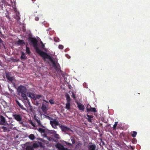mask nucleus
<instances>
[{"label":"nucleus","mask_w":150,"mask_h":150,"mask_svg":"<svg viewBox=\"0 0 150 150\" xmlns=\"http://www.w3.org/2000/svg\"><path fill=\"white\" fill-rule=\"evenodd\" d=\"M117 123H118L117 122H115V124L113 125V130H115L116 129V127L117 125Z\"/></svg>","instance_id":"nucleus-28"},{"label":"nucleus","mask_w":150,"mask_h":150,"mask_svg":"<svg viewBox=\"0 0 150 150\" xmlns=\"http://www.w3.org/2000/svg\"><path fill=\"white\" fill-rule=\"evenodd\" d=\"M86 110L88 112H97L96 109L94 108H92L91 106L89 104L87 105Z\"/></svg>","instance_id":"nucleus-7"},{"label":"nucleus","mask_w":150,"mask_h":150,"mask_svg":"<svg viewBox=\"0 0 150 150\" xmlns=\"http://www.w3.org/2000/svg\"><path fill=\"white\" fill-rule=\"evenodd\" d=\"M19 122V123L20 124H23V122H21V121H20V122Z\"/></svg>","instance_id":"nucleus-48"},{"label":"nucleus","mask_w":150,"mask_h":150,"mask_svg":"<svg viewBox=\"0 0 150 150\" xmlns=\"http://www.w3.org/2000/svg\"><path fill=\"white\" fill-rule=\"evenodd\" d=\"M37 144H35V145L34 146L35 147H36V146H37Z\"/></svg>","instance_id":"nucleus-51"},{"label":"nucleus","mask_w":150,"mask_h":150,"mask_svg":"<svg viewBox=\"0 0 150 150\" xmlns=\"http://www.w3.org/2000/svg\"><path fill=\"white\" fill-rule=\"evenodd\" d=\"M132 143L133 144H136L137 143V140L135 138H133L132 140Z\"/></svg>","instance_id":"nucleus-30"},{"label":"nucleus","mask_w":150,"mask_h":150,"mask_svg":"<svg viewBox=\"0 0 150 150\" xmlns=\"http://www.w3.org/2000/svg\"><path fill=\"white\" fill-rule=\"evenodd\" d=\"M14 8L15 11L16 12V19L18 20H19L20 19V13L18 12H17L16 8Z\"/></svg>","instance_id":"nucleus-16"},{"label":"nucleus","mask_w":150,"mask_h":150,"mask_svg":"<svg viewBox=\"0 0 150 150\" xmlns=\"http://www.w3.org/2000/svg\"><path fill=\"white\" fill-rule=\"evenodd\" d=\"M65 108L68 110H69L70 109V102H67L66 104Z\"/></svg>","instance_id":"nucleus-21"},{"label":"nucleus","mask_w":150,"mask_h":150,"mask_svg":"<svg viewBox=\"0 0 150 150\" xmlns=\"http://www.w3.org/2000/svg\"><path fill=\"white\" fill-rule=\"evenodd\" d=\"M28 137L31 140H33L35 138V137L34 135L33 134H30L29 136Z\"/></svg>","instance_id":"nucleus-22"},{"label":"nucleus","mask_w":150,"mask_h":150,"mask_svg":"<svg viewBox=\"0 0 150 150\" xmlns=\"http://www.w3.org/2000/svg\"><path fill=\"white\" fill-rule=\"evenodd\" d=\"M44 134H43V136H44V137H47V134H45V133H44Z\"/></svg>","instance_id":"nucleus-47"},{"label":"nucleus","mask_w":150,"mask_h":150,"mask_svg":"<svg viewBox=\"0 0 150 150\" xmlns=\"http://www.w3.org/2000/svg\"><path fill=\"white\" fill-rule=\"evenodd\" d=\"M59 127L64 132L69 131L71 130V129L70 128L65 125H62L61 124L59 125Z\"/></svg>","instance_id":"nucleus-9"},{"label":"nucleus","mask_w":150,"mask_h":150,"mask_svg":"<svg viewBox=\"0 0 150 150\" xmlns=\"http://www.w3.org/2000/svg\"><path fill=\"white\" fill-rule=\"evenodd\" d=\"M45 47V45L44 44H42V48H44Z\"/></svg>","instance_id":"nucleus-45"},{"label":"nucleus","mask_w":150,"mask_h":150,"mask_svg":"<svg viewBox=\"0 0 150 150\" xmlns=\"http://www.w3.org/2000/svg\"><path fill=\"white\" fill-rule=\"evenodd\" d=\"M54 138L58 139L60 138L59 135L56 133L54 135Z\"/></svg>","instance_id":"nucleus-29"},{"label":"nucleus","mask_w":150,"mask_h":150,"mask_svg":"<svg viewBox=\"0 0 150 150\" xmlns=\"http://www.w3.org/2000/svg\"><path fill=\"white\" fill-rule=\"evenodd\" d=\"M87 117L88 118H93V115H89L88 114H87V115H86Z\"/></svg>","instance_id":"nucleus-36"},{"label":"nucleus","mask_w":150,"mask_h":150,"mask_svg":"<svg viewBox=\"0 0 150 150\" xmlns=\"http://www.w3.org/2000/svg\"><path fill=\"white\" fill-rule=\"evenodd\" d=\"M103 144H104V143L103 142Z\"/></svg>","instance_id":"nucleus-54"},{"label":"nucleus","mask_w":150,"mask_h":150,"mask_svg":"<svg viewBox=\"0 0 150 150\" xmlns=\"http://www.w3.org/2000/svg\"><path fill=\"white\" fill-rule=\"evenodd\" d=\"M40 43L42 45V44H43L42 41H40Z\"/></svg>","instance_id":"nucleus-53"},{"label":"nucleus","mask_w":150,"mask_h":150,"mask_svg":"<svg viewBox=\"0 0 150 150\" xmlns=\"http://www.w3.org/2000/svg\"><path fill=\"white\" fill-rule=\"evenodd\" d=\"M88 147L89 150H96V146L95 144H92L88 145Z\"/></svg>","instance_id":"nucleus-13"},{"label":"nucleus","mask_w":150,"mask_h":150,"mask_svg":"<svg viewBox=\"0 0 150 150\" xmlns=\"http://www.w3.org/2000/svg\"><path fill=\"white\" fill-rule=\"evenodd\" d=\"M42 57L43 58L45 59H48L52 63L53 67L55 69H56L57 68V66L54 62L51 57L47 53L45 52Z\"/></svg>","instance_id":"nucleus-3"},{"label":"nucleus","mask_w":150,"mask_h":150,"mask_svg":"<svg viewBox=\"0 0 150 150\" xmlns=\"http://www.w3.org/2000/svg\"><path fill=\"white\" fill-rule=\"evenodd\" d=\"M88 120V122H92V120L91 119L88 118L87 119Z\"/></svg>","instance_id":"nucleus-42"},{"label":"nucleus","mask_w":150,"mask_h":150,"mask_svg":"<svg viewBox=\"0 0 150 150\" xmlns=\"http://www.w3.org/2000/svg\"><path fill=\"white\" fill-rule=\"evenodd\" d=\"M29 123L34 127H35V124L33 122L32 120H30L29 122Z\"/></svg>","instance_id":"nucleus-31"},{"label":"nucleus","mask_w":150,"mask_h":150,"mask_svg":"<svg viewBox=\"0 0 150 150\" xmlns=\"http://www.w3.org/2000/svg\"><path fill=\"white\" fill-rule=\"evenodd\" d=\"M54 41L56 42H58L59 41V39L57 38H55L54 39Z\"/></svg>","instance_id":"nucleus-32"},{"label":"nucleus","mask_w":150,"mask_h":150,"mask_svg":"<svg viewBox=\"0 0 150 150\" xmlns=\"http://www.w3.org/2000/svg\"><path fill=\"white\" fill-rule=\"evenodd\" d=\"M80 142H79V143H78L77 146H80L81 145V144Z\"/></svg>","instance_id":"nucleus-44"},{"label":"nucleus","mask_w":150,"mask_h":150,"mask_svg":"<svg viewBox=\"0 0 150 150\" xmlns=\"http://www.w3.org/2000/svg\"><path fill=\"white\" fill-rule=\"evenodd\" d=\"M29 41L31 42L36 52L41 56L45 52L40 49L38 47V41L35 38L29 37Z\"/></svg>","instance_id":"nucleus-2"},{"label":"nucleus","mask_w":150,"mask_h":150,"mask_svg":"<svg viewBox=\"0 0 150 150\" xmlns=\"http://www.w3.org/2000/svg\"><path fill=\"white\" fill-rule=\"evenodd\" d=\"M58 47L60 49H63L64 48V46L62 45H59L58 46Z\"/></svg>","instance_id":"nucleus-34"},{"label":"nucleus","mask_w":150,"mask_h":150,"mask_svg":"<svg viewBox=\"0 0 150 150\" xmlns=\"http://www.w3.org/2000/svg\"><path fill=\"white\" fill-rule=\"evenodd\" d=\"M0 125H5L6 124H8L5 117L2 115H1L0 116Z\"/></svg>","instance_id":"nucleus-8"},{"label":"nucleus","mask_w":150,"mask_h":150,"mask_svg":"<svg viewBox=\"0 0 150 150\" xmlns=\"http://www.w3.org/2000/svg\"><path fill=\"white\" fill-rule=\"evenodd\" d=\"M27 95L28 97L32 99H34L35 97V95L33 93L28 92Z\"/></svg>","instance_id":"nucleus-14"},{"label":"nucleus","mask_w":150,"mask_h":150,"mask_svg":"<svg viewBox=\"0 0 150 150\" xmlns=\"http://www.w3.org/2000/svg\"><path fill=\"white\" fill-rule=\"evenodd\" d=\"M35 20L36 21H38L39 20V18L38 17H36L35 18Z\"/></svg>","instance_id":"nucleus-43"},{"label":"nucleus","mask_w":150,"mask_h":150,"mask_svg":"<svg viewBox=\"0 0 150 150\" xmlns=\"http://www.w3.org/2000/svg\"><path fill=\"white\" fill-rule=\"evenodd\" d=\"M66 143L68 145H69V146H72V144H71V143H69V142H66Z\"/></svg>","instance_id":"nucleus-41"},{"label":"nucleus","mask_w":150,"mask_h":150,"mask_svg":"<svg viewBox=\"0 0 150 150\" xmlns=\"http://www.w3.org/2000/svg\"><path fill=\"white\" fill-rule=\"evenodd\" d=\"M49 102L52 104H54V103L53 99H50L49 100Z\"/></svg>","instance_id":"nucleus-33"},{"label":"nucleus","mask_w":150,"mask_h":150,"mask_svg":"<svg viewBox=\"0 0 150 150\" xmlns=\"http://www.w3.org/2000/svg\"><path fill=\"white\" fill-rule=\"evenodd\" d=\"M1 44H2V45H4L3 44V41L1 40V39L0 38V47H1Z\"/></svg>","instance_id":"nucleus-39"},{"label":"nucleus","mask_w":150,"mask_h":150,"mask_svg":"<svg viewBox=\"0 0 150 150\" xmlns=\"http://www.w3.org/2000/svg\"><path fill=\"white\" fill-rule=\"evenodd\" d=\"M34 118L35 121L38 123V126H39L41 127H43L41 123L40 120L38 119L35 116L34 117Z\"/></svg>","instance_id":"nucleus-17"},{"label":"nucleus","mask_w":150,"mask_h":150,"mask_svg":"<svg viewBox=\"0 0 150 150\" xmlns=\"http://www.w3.org/2000/svg\"><path fill=\"white\" fill-rule=\"evenodd\" d=\"M71 140L72 142V144H74L75 143L74 139V138L72 137H71Z\"/></svg>","instance_id":"nucleus-35"},{"label":"nucleus","mask_w":150,"mask_h":150,"mask_svg":"<svg viewBox=\"0 0 150 150\" xmlns=\"http://www.w3.org/2000/svg\"><path fill=\"white\" fill-rule=\"evenodd\" d=\"M131 134L133 137H135L137 134V132L136 131H133L131 132Z\"/></svg>","instance_id":"nucleus-24"},{"label":"nucleus","mask_w":150,"mask_h":150,"mask_svg":"<svg viewBox=\"0 0 150 150\" xmlns=\"http://www.w3.org/2000/svg\"><path fill=\"white\" fill-rule=\"evenodd\" d=\"M26 150H34L33 148L31 146H28L26 148Z\"/></svg>","instance_id":"nucleus-27"},{"label":"nucleus","mask_w":150,"mask_h":150,"mask_svg":"<svg viewBox=\"0 0 150 150\" xmlns=\"http://www.w3.org/2000/svg\"><path fill=\"white\" fill-rule=\"evenodd\" d=\"M17 44L19 45H21L23 44H25V43L23 40H19L17 42Z\"/></svg>","instance_id":"nucleus-20"},{"label":"nucleus","mask_w":150,"mask_h":150,"mask_svg":"<svg viewBox=\"0 0 150 150\" xmlns=\"http://www.w3.org/2000/svg\"><path fill=\"white\" fill-rule=\"evenodd\" d=\"M16 101L17 104L18 105L19 107L21 108L23 110H25V108L23 107V105H21V103H19V101L17 100H16Z\"/></svg>","instance_id":"nucleus-18"},{"label":"nucleus","mask_w":150,"mask_h":150,"mask_svg":"<svg viewBox=\"0 0 150 150\" xmlns=\"http://www.w3.org/2000/svg\"><path fill=\"white\" fill-rule=\"evenodd\" d=\"M26 52L27 54H30V49H29V48L28 47H27V46H26Z\"/></svg>","instance_id":"nucleus-26"},{"label":"nucleus","mask_w":150,"mask_h":150,"mask_svg":"<svg viewBox=\"0 0 150 150\" xmlns=\"http://www.w3.org/2000/svg\"><path fill=\"white\" fill-rule=\"evenodd\" d=\"M73 97L74 98H75V96L73 94Z\"/></svg>","instance_id":"nucleus-52"},{"label":"nucleus","mask_w":150,"mask_h":150,"mask_svg":"<svg viewBox=\"0 0 150 150\" xmlns=\"http://www.w3.org/2000/svg\"><path fill=\"white\" fill-rule=\"evenodd\" d=\"M21 59H27V57L25 56L24 53L23 52H22L21 55Z\"/></svg>","instance_id":"nucleus-25"},{"label":"nucleus","mask_w":150,"mask_h":150,"mask_svg":"<svg viewBox=\"0 0 150 150\" xmlns=\"http://www.w3.org/2000/svg\"><path fill=\"white\" fill-rule=\"evenodd\" d=\"M27 88L24 85H20L18 87L17 91L18 95H21L22 98L24 99L28 100V99L26 95Z\"/></svg>","instance_id":"nucleus-1"},{"label":"nucleus","mask_w":150,"mask_h":150,"mask_svg":"<svg viewBox=\"0 0 150 150\" xmlns=\"http://www.w3.org/2000/svg\"><path fill=\"white\" fill-rule=\"evenodd\" d=\"M63 150H70L67 148H65L64 147V149H63Z\"/></svg>","instance_id":"nucleus-46"},{"label":"nucleus","mask_w":150,"mask_h":150,"mask_svg":"<svg viewBox=\"0 0 150 150\" xmlns=\"http://www.w3.org/2000/svg\"><path fill=\"white\" fill-rule=\"evenodd\" d=\"M47 117L49 120H50V119H51V117H50L49 116H47Z\"/></svg>","instance_id":"nucleus-49"},{"label":"nucleus","mask_w":150,"mask_h":150,"mask_svg":"<svg viewBox=\"0 0 150 150\" xmlns=\"http://www.w3.org/2000/svg\"><path fill=\"white\" fill-rule=\"evenodd\" d=\"M42 97V95H36V98L37 99H40Z\"/></svg>","instance_id":"nucleus-38"},{"label":"nucleus","mask_w":150,"mask_h":150,"mask_svg":"<svg viewBox=\"0 0 150 150\" xmlns=\"http://www.w3.org/2000/svg\"><path fill=\"white\" fill-rule=\"evenodd\" d=\"M56 148L61 150H63L64 149V146L60 143H58L56 145Z\"/></svg>","instance_id":"nucleus-15"},{"label":"nucleus","mask_w":150,"mask_h":150,"mask_svg":"<svg viewBox=\"0 0 150 150\" xmlns=\"http://www.w3.org/2000/svg\"><path fill=\"white\" fill-rule=\"evenodd\" d=\"M130 148L132 150H134V149L133 148V147L132 146H130Z\"/></svg>","instance_id":"nucleus-50"},{"label":"nucleus","mask_w":150,"mask_h":150,"mask_svg":"<svg viewBox=\"0 0 150 150\" xmlns=\"http://www.w3.org/2000/svg\"><path fill=\"white\" fill-rule=\"evenodd\" d=\"M1 129H3L4 132H7L11 131V127L3 126L1 127Z\"/></svg>","instance_id":"nucleus-12"},{"label":"nucleus","mask_w":150,"mask_h":150,"mask_svg":"<svg viewBox=\"0 0 150 150\" xmlns=\"http://www.w3.org/2000/svg\"><path fill=\"white\" fill-rule=\"evenodd\" d=\"M6 76L7 79L11 82H12L13 80L14 77L12 76L11 73L9 72H6Z\"/></svg>","instance_id":"nucleus-6"},{"label":"nucleus","mask_w":150,"mask_h":150,"mask_svg":"<svg viewBox=\"0 0 150 150\" xmlns=\"http://www.w3.org/2000/svg\"><path fill=\"white\" fill-rule=\"evenodd\" d=\"M65 97L66 98L67 102H70L71 99L68 93H66Z\"/></svg>","instance_id":"nucleus-19"},{"label":"nucleus","mask_w":150,"mask_h":150,"mask_svg":"<svg viewBox=\"0 0 150 150\" xmlns=\"http://www.w3.org/2000/svg\"><path fill=\"white\" fill-rule=\"evenodd\" d=\"M43 100L44 102H43L42 104L41 109L43 112L45 113L48 109V102L45 100Z\"/></svg>","instance_id":"nucleus-4"},{"label":"nucleus","mask_w":150,"mask_h":150,"mask_svg":"<svg viewBox=\"0 0 150 150\" xmlns=\"http://www.w3.org/2000/svg\"><path fill=\"white\" fill-rule=\"evenodd\" d=\"M13 117L14 119L20 122L21 121L22 118L20 114H14L13 115Z\"/></svg>","instance_id":"nucleus-10"},{"label":"nucleus","mask_w":150,"mask_h":150,"mask_svg":"<svg viewBox=\"0 0 150 150\" xmlns=\"http://www.w3.org/2000/svg\"><path fill=\"white\" fill-rule=\"evenodd\" d=\"M50 123L52 127L54 129H57V126H59V125H61L58 121H57L55 119L52 121L50 120Z\"/></svg>","instance_id":"nucleus-5"},{"label":"nucleus","mask_w":150,"mask_h":150,"mask_svg":"<svg viewBox=\"0 0 150 150\" xmlns=\"http://www.w3.org/2000/svg\"><path fill=\"white\" fill-rule=\"evenodd\" d=\"M8 88L9 91L11 92V93H12L13 92H14V90L11 89L9 86L8 87Z\"/></svg>","instance_id":"nucleus-40"},{"label":"nucleus","mask_w":150,"mask_h":150,"mask_svg":"<svg viewBox=\"0 0 150 150\" xmlns=\"http://www.w3.org/2000/svg\"><path fill=\"white\" fill-rule=\"evenodd\" d=\"M51 134H52L53 135L56 133V132L54 130H52L51 131Z\"/></svg>","instance_id":"nucleus-37"},{"label":"nucleus","mask_w":150,"mask_h":150,"mask_svg":"<svg viewBox=\"0 0 150 150\" xmlns=\"http://www.w3.org/2000/svg\"><path fill=\"white\" fill-rule=\"evenodd\" d=\"M77 107L79 108V110L81 111H84L85 110V107L84 105L80 103H77Z\"/></svg>","instance_id":"nucleus-11"},{"label":"nucleus","mask_w":150,"mask_h":150,"mask_svg":"<svg viewBox=\"0 0 150 150\" xmlns=\"http://www.w3.org/2000/svg\"><path fill=\"white\" fill-rule=\"evenodd\" d=\"M38 131L41 133H45V129H43L41 128H39L38 129Z\"/></svg>","instance_id":"nucleus-23"}]
</instances>
